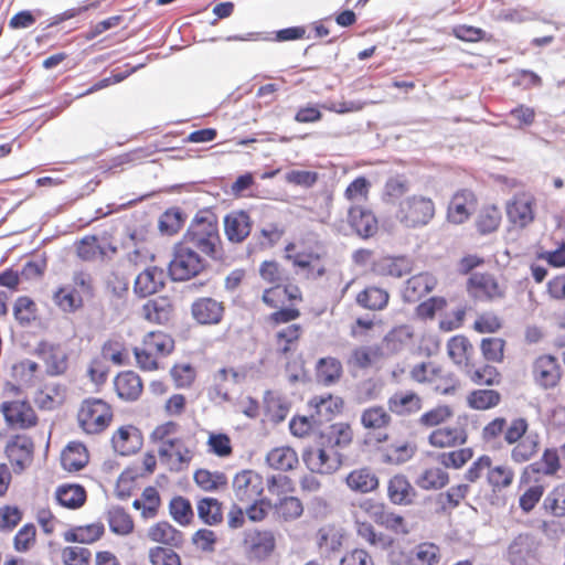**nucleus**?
<instances>
[{
	"label": "nucleus",
	"instance_id": "f257e3e1",
	"mask_svg": "<svg viewBox=\"0 0 565 565\" xmlns=\"http://www.w3.org/2000/svg\"><path fill=\"white\" fill-rule=\"evenodd\" d=\"M160 462L171 472L186 470L199 454L195 435H182L179 423L169 419L158 424L149 434Z\"/></svg>",
	"mask_w": 565,
	"mask_h": 565
},
{
	"label": "nucleus",
	"instance_id": "f03ea898",
	"mask_svg": "<svg viewBox=\"0 0 565 565\" xmlns=\"http://www.w3.org/2000/svg\"><path fill=\"white\" fill-rule=\"evenodd\" d=\"M184 244L199 249L212 260H223L224 249L217 216L210 211H199L182 236Z\"/></svg>",
	"mask_w": 565,
	"mask_h": 565
},
{
	"label": "nucleus",
	"instance_id": "7ed1b4c3",
	"mask_svg": "<svg viewBox=\"0 0 565 565\" xmlns=\"http://www.w3.org/2000/svg\"><path fill=\"white\" fill-rule=\"evenodd\" d=\"M303 295L298 285L279 284L264 289L262 301L270 309H275L266 318L267 323L276 328L280 324L297 320L301 312L295 307L302 302Z\"/></svg>",
	"mask_w": 565,
	"mask_h": 565
},
{
	"label": "nucleus",
	"instance_id": "20e7f679",
	"mask_svg": "<svg viewBox=\"0 0 565 565\" xmlns=\"http://www.w3.org/2000/svg\"><path fill=\"white\" fill-rule=\"evenodd\" d=\"M288 259L296 273L306 280H318L328 271V249L323 242L315 241L312 244L303 243L300 249L294 243L286 246Z\"/></svg>",
	"mask_w": 565,
	"mask_h": 565
},
{
	"label": "nucleus",
	"instance_id": "39448f33",
	"mask_svg": "<svg viewBox=\"0 0 565 565\" xmlns=\"http://www.w3.org/2000/svg\"><path fill=\"white\" fill-rule=\"evenodd\" d=\"M95 296L93 276L84 269L75 270L72 284L58 286L53 295L54 305L64 313H75L84 308L85 299Z\"/></svg>",
	"mask_w": 565,
	"mask_h": 565
},
{
	"label": "nucleus",
	"instance_id": "423d86ee",
	"mask_svg": "<svg viewBox=\"0 0 565 565\" xmlns=\"http://www.w3.org/2000/svg\"><path fill=\"white\" fill-rule=\"evenodd\" d=\"M504 443L512 446L510 459L515 465L531 461L540 451L541 436L530 431V423L525 417H514L509 423Z\"/></svg>",
	"mask_w": 565,
	"mask_h": 565
},
{
	"label": "nucleus",
	"instance_id": "0eeeda50",
	"mask_svg": "<svg viewBox=\"0 0 565 565\" xmlns=\"http://www.w3.org/2000/svg\"><path fill=\"white\" fill-rule=\"evenodd\" d=\"M175 348L171 334L162 330L147 332L139 345L132 352L137 366L143 372H153L160 369V361L169 356Z\"/></svg>",
	"mask_w": 565,
	"mask_h": 565
},
{
	"label": "nucleus",
	"instance_id": "6e6552de",
	"mask_svg": "<svg viewBox=\"0 0 565 565\" xmlns=\"http://www.w3.org/2000/svg\"><path fill=\"white\" fill-rule=\"evenodd\" d=\"M76 424L86 436H99L113 424L115 412L113 405L100 397L84 398L76 409Z\"/></svg>",
	"mask_w": 565,
	"mask_h": 565
},
{
	"label": "nucleus",
	"instance_id": "1a4fd4ad",
	"mask_svg": "<svg viewBox=\"0 0 565 565\" xmlns=\"http://www.w3.org/2000/svg\"><path fill=\"white\" fill-rule=\"evenodd\" d=\"M436 214V204L429 196L413 194L399 201L395 220L404 228L415 230L428 225Z\"/></svg>",
	"mask_w": 565,
	"mask_h": 565
},
{
	"label": "nucleus",
	"instance_id": "9d476101",
	"mask_svg": "<svg viewBox=\"0 0 565 565\" xmlns=\"http://www.w3.org/2000/svg\"><path fill=\"white\" fill-rule=\"evenodd\" d=\"M209 267L206 258L181 239L173 246L172 259L169 263V275L173 281L190 280Z\"/></svg>",
	"mask_w": 565,
	"mask_h": 565
},
{
	"label": "nucleus",
	"instance_id": "9b49d317",
	"mask_svg": "<svg viewBox=\"0 0 565 565\" xmlns=\"http://www.w3.org/2000/svg\"><path fill=\"white\" fill-rule=\"evenodd\" d=\"M241 550L246 561L260 564L270 559L277 550V535L268 527H252L243 532Z\"/></svg>",
	"mask_w": 565,
	"mask_h": 565
},
{
	"label": "nucleus",
	"instance_id": "f8f14e48",
	"mask_svg": "<svg viewBox=\"0 0 565 565\" xmlns=\"http://www.w3.org/2000/svg\"><path fill=\"white\" fill-rule=\"evenodd\" d=\"M541 470L537 462L527 465L519 479V508L525 514L532 512L544 495L546 484L537 477Z\"/></svg>",
	"mask_w": 565,
	"mask_h": 565
},
{
	"label": "nucleus",
	"instance_id": "ddd939ff",
	"mask_svg": "<svg viewBox=\"0 0 565 565\" xmlns=\"http://www.w3.org/2000/svg\"><path fill=\"white\" fill-rule=\"evenodd\" d=\"M466 289L473 299L489 302L503 299L507 294V286L489 271L471 273Z\"/></svg>",
	"mask_w": 565,
	"mask_h": 565
},
{
	"label": "nucleus",
	"instance_id": "4468645a",
	"mask_svg": "<svg viewBox=\"0 0 565 565\" xmlns=\"http://www.w3.org/2000/svg\"><path fill=\"white\" fill-rule=\"evenodd\" d=\"M75 252L83 262H105L117 254L118 247L109 234L85 235L75 242Z\"/></svg>",
	"mask_w": 565,
	"mask_h": 565
},
{
	"label": "nucleus",
	"instance_id": "2eb2a0df",
	"mask_svg": "<svg viewBox=\"0 0 565 565\" xmlns=\"http://www.w3.org/2000/svg\"><path fill=\"white\" fill-rule=\"evenodd\" d=\"M8 427L12 429H30L38 425L39 417L32 404L28 399L4 401L0 405Z\"/></svg>",
	"mask_w": 565,
	"mask_h": 565
},
{
	"label": "nucleus",
	"instance_id": "dca6fc26",
	"mask_svg": "<svg viewBox=\"0 0 565 565\" xmlns=\"http://www.w3.org/2000/svg\"><path fill=\"white\" fill-rule=\"evenodd\" d=\"M515 472L507 463L491 466L486 473V481L490 488L489 502L491 505L503 507L507 503L505 492L512 487Z\"/></svg>",
	"mask_w": 565,
	"mask_h": 565
},
{
	"label": "nucleus",
	"instance_id": "f3484780",
	"mask_svg": "<svg viewBox=\"0 0 565 565\" xmlns=\"http://www.w3.org/2000/svg\"><path fill=\"white\" fill-rule=\"evenodd\" d=\"M34 443L26 435H13L6 444L4 454L13 472L21 473L33 462Z\"/></svg>",
	"mask_w": 565,
	"mask_h": 565
},
{
	"label": "nucleus",
	"instance_id": "a211bd4d",
	"mask_svg": "<svg viewBox=\"0 0 565 565\" xmlns=\"http://www.w3.org/2000/svg\"><path fill=\"white\" fill-rule=\"evenodd\" d=\"M531 374L539 387L553 390L561 383L563 371L557 358L552 354H541L533 361Z\"/></svg>",
	"mask_w": 565,
	"mask_h": 565
},
{
	"label": "nucleus",
	"instance_id": "6ab92c4d",
	"mask_svg": "<svg viewBox=\"0 0 565 565\" xmlns=\"http://www.w3.org/2000/svg\"><path fill=\"white\" fill-rule=\"evenodd\" d=\"M363 107L364 104L361 102H340L322 105L307 104L298 108L294 119L298 124H315L323 117L321 108L337 114H348L360 111Z\"/></svg>",
	"mask_w": 565,
	"mask_h": 565
},
{
	"label": "nucleus",
	"instance_id": "aec40b11",
	"mask_svg": "<svg viewBox=\"0 0 565 565\" xmlns=\"http://www.w3.org/2000/svg\"><path fill=\"white\" fill-rule=\"evenodd\" d=\"M535 204L536 200L530 192L514 194L505 207L509 221L516 227H526L534 221Z\"/></svg>",
	"mask_w": 565,
	"mask_h": 565
},
{
	"label": "nucleus",
	"instance_id": "412c9836",
	"mask_svg": "<svg viewBox=\"0 0 565 565\" xmlns=\"http://www.w3.org/2000/svg\"><path fill=\"white\" fill-rule=\"evenodd\" d=\"M235 498L243 503L260 498L264 492L263 477L254 470L237 472L232 482Z\"/></svg>",
	"mask_w": 565,
	"mask_h": 565
},
{
	"label": "nucleus",
	"instance_id": "4be33fe9",
	"mask_svg": "<svg viewBox=\"0 0 565 565\" xmlns=\"http://www.w3.org/2000/svg\"><path fill=\"white\" fill-rule=\"evenodd\" d=\"M36 356L44 363L46 373L51 376L63 375L68 369V356L60 344L40 341L34 350Z\"/></svg>",
	"mask_w": 565,
	"mask_h": 565
},
{
	"label": "nucleus",
	"instance_id": "5701e85b",
	"mask_svg": "<svg viewBox=\"0 0 565 565\" xmlns=\"http://www.w3.org/2000/svg\"><path fill=\"white\" fill-rule=\"evenodd\" d=\"M191 316L200 326H217L225 316V305L212 297H200L191 305Z\"/></svg>",
	"mask_w": 565,
	"mask_h": 565
},
{
	"label": "nucleus",
	"instance_id": "b1692460",
	"mask_svg": "<svg viewBox=\"0 0 565 565\" xmlns=\"http://www.w3.org/2000/svg\"><path fill=\"white\" fill-rule=\"evenodd\" d=\"M478 204L477 195L469 189L456 191L447 207V220L452 224L466 223Z\"/></svg>",
	"mask_w": 565,
	"mask_h": 565
},
{
	"label": "nucleus",
	"instance_id": "393cba45",
	"mask_svg": "<svg viewBox=\"0 0 565 565\" xmlns=\"http://www.w3.org/2000/svg\"><path fill=\"white\" fill-rule=\"evenodd\" d=\"M302 460L311 472L319 475H331L341 467L339 455L324 448H308Z\"/></svg>",
	"mask_w": 565,
	"mask_h": 565
},
{
	"label": "nucleus",
	"instance_id": "a878e982",
	"mask_svg": "<svg viewBox=\"0 0 565 565\" xmlns=\"http://www.w3.org/2000/svg\"><path fill=\"white\" fill-rule=\"evenodd\" d=\"M347 221L350 227L362 238L372 237L379 231V222L375 214L363 204L350 205Z\"/></svg>",
	"mask_w": 565,
	"mask_h": 565
},
{
	"label": "nucleus",
	"instance_id": "bb28decb",
	"mask_svg": "<svg viewBox=\"0 0 565 565\" xmlns=\"http://www.w3.org/2000/svg\"><path fill=\"white\" fill-rule=\"evenodd\" d=\"M469 434L463 425L441 426L433 429L428 437V445L437 449L456 448L468 441Z\"/></svg>",
	"mask_w": 565,
	"mask_h": 565
},
{
	"label": "nucleus",
	"instance_id": "cd10ccee",
	"mask_svg": "<svg viewBox=\"0 0 565 565\" xmlns=\"http://www.w3.org/2000/svg\"><path fill=\"white\" fill-rule=\"evenodd\" d=\"M147 537L156 545L168 548H181L185 543V534L166 520L150 525L147 530Z\"/></svg>",
	"mask_w": 565,
	"mask_h": 565
},
{
	"label": "nucleus",
	"instance_id": "c85d7f7f",
	"mask_svg": "<svg viewBox=\"0 0 565 565\" xmlns=\"http://www.w3.org/2000/svg\"><path fill=\"white\" fill-rule=\"evenodd\" d=\"M113 449L120 456H130L136 454L143 444L142 434L134 425H122L118 427L110 438Z\"/></svg>",
	"mask_w": 565,
	"mask_h": 565
},
{
	"label": "nucleus",
	"instance_id": "c756f323",
	"mask_svg": "<svg viewBox=\"0 0 565 565\" xmlns=\"http://www.w3.org/2000/svg\"><path fill=\"white\" fill-rule=\"evenodd\" d=\"M424 405L423 397L415 391H397L387 399L388 412L396 417H411L418 414Z\"/></svg>",
	"mask_w": 565,
	"mask_h": 565
},
{
	"label": "nucleus",
	"instance_id": "7c9ffc66",
	"mask_svg": "<svg viewBox=\"0 0 565 565\" xmlns=\"http://www.w3.org/2000/svg\"><path fill=\"white\" fill-rule=\"evenodd\" d=\"M141 317L151 324L166 326L174 313V305L168 296L147 300L141 307Z\"/></svg>",
	"mask_w": 565,
	"mask_h": 565
},
{
	"label": "nucleus",
	"instance_id": "2f4dec72",
	"mask_svg": "<svg viewBox=\"0 0 565 565\" xmlns=\"http://www.w3.org/2000/svg\"><path fill=\"white\" fill-rule=\"evenodd\" d=\"M253 221L246 211L239 210L224 217V233L231 243H243L250 234Z\"/></svg>",
	"mask_w": 565,
	"mask_h": 565
},
{
	"label": "nucleus",
	"instance_id": "473e14b6",
	"mask_svg": "<svg viewBox=\"0 0 565 565\" xmlns=\"http://www.w3.org/2000/svg\"><path fill=\"white\" fill-rule=\"evenodd\" d=\"M274 333L273 345L275 352L280 356H287L297 351L300 339L303 334V327L300 323H286Z\"/></svg>",
	"mask_w": 565,
	"mask_h": 565
},
{
	"label": "nucleus",
	"instance_id": "72a5a7b5",
	"mask_svg": "<svg viewBox=\"0 0 565 565\" xmlns=\"http://www.w3.org/2000/svg\"><path fill=\"white\" fill-rule=\"evenodd\" d=\"M163 286V269L158 266H150L136 277L134 282V292L140 298H146L159 292Z\"/></svg>",
	"mask_w": 565,
	"mask_h": 565
},
{
	"label": "nucleus",
	"instance_id": "f704fd0d",
	"mask_svg": "<svg viewBox=\"0 0 565 565\" xmlns=\"http://www.w3.org/2000/svg\"><path fill=\"white\" fill-rule=\"evenodd\" d=\"M114 387L117 396L125 402L137 401L143 392V383L135 371L119 372L114 379Z\"/></svg>",
	"mask_w": 565,
	"mask_h": 565
},
{
	"label": "nucleus",
	"instance_id": "c9c22d12",
	"mask_svg": "<svg viewBox=\"0 0 565 565\" xmlns=\"http://www.w3.org/2000/svg\"><path fill=\"white\" fill-rule=\"evenodd\" d=\"M417 497V491L403 473L392 476L387 481V498L395 505H411Z\"/></svg>",
	"mask_w": 565,
	"mask_h": 565
},
{
	"label": "nucleus",
	"instance_id": "e433bc0d",
	"mask_svg": "<svg viewBox=\"0 0 565 565\" xmlns=\"http://www.w3.org/2000/svg\"><path fill=\"white\" fill-rule=\"evenodd\" d=\"M447 354L451 362L459 367L472 366L475 347L465 334H456L448 339Z\"/></svg>",
	"mask_w": 565,
	"mask_h": 565
},
{
	"label": "nucleus",
	"instance_id": "4c0bfd02",
	"mask_svg": "<svg viewBox=\"0 0 565 565\" xmlns=\"http://www.w3.org/2000/svg\"><path fill=\"white\" fill-rule=\"evenodd\" d=\"M89 457L88 448L83 441L72 440L61 452V465L68 472H77L88 465Z\"/></svg>",
	"mask_w": 565,
	"mask_h": 565
},
{
	"label": "nucleus",
	"instance_id": "58836bf2",
	"mask_svg": "<svg viewBox=\"0 0 565 565\" xmlns=\"http://www.w3.org/2000/svg\"><path fill=\"white\" fill-rule=\"evenodd\" d=\"M437 285V279L429 273H419L406 280L403 297L408 302H415L431 292Z\"/></svg>",
	"mask_w": 565,
	"mask_h": 565
},
{
	"label": "nucleus",
	"instance_id": "ea45409f",
	"mask_svg": "<svg viewBox=\"0 0 565 565\" xmlns=\"http://www.w3.org/2000/svg\"><path fill=\"white\" fill-rule=\"evenodd\" d=\"M308 406L312 409L311 417L329 420L342 412L344 401L332 394L316 395L309 399Z\"/></svg>",
	"mask_w": 565,
	"mask_h": 565
},
{
	"label": "nucleus",
	"instance_id": "a19ab883",
	"mask_svg": "<svg viewBox=\"0 0 565 565\" xmlns=\"http://www.w3.org/2000/svg\"><path fill=\"white\" fill-rule=\"evenodd\" d=\"M426 385H429L437 395L454 396L459 392L461 382L454 372L438 364Z\"/></svg>",
	"mask_w": 565,
	"mask_h": 565
},
{
	"label": "nucleus",
	"instance_id": "79ce46f5",
	"mask_svg": "<svg viewBox=\"0 0 565 565\" xmlns=\"http://www.w3.org/2000/svg\"><path fill=\"white\" fill-rule=\"evenodd\" d=\"M105 535V525L97 521L84 525H76L64 533V540L68 543L92 545Z\"/></svg>",
	"mask_w": 565,
	"mask_h": 565
},
{
	"label": "nucleus",
	"instance_id": "37998d69",
	"mask_svg": "<svg viewBox=\"0 0 565 565\" xmlns=\"http://www.w3.org/2000/svg\"><path fill=\"white\" fill-rule=\"evenodd\" d=\"M56 502L68 510H77L87 501L86 489L77 483H63L55 490Z\"/></svg>",
	"mask_w": 565,
	"mask_h": 565
},
{
	"label": "nucleus",
	"instance_id": "c03bdc74",
	"mask_svg": "<svg viewBox=\"0 0 565 565\" xmlns=\"http://www.w3.org/2000/svg\"><path fill=\"white\" fill-rule=\"evenodd\" d=\"M443 554L439 545L422 542L415 545L406 556V565H439Z\"/></svg>",
	"mask_w": 565,
	"mask_h": 565
},
{
	"label": "nucleus",
	"instance_id": "a18cd8bd",
	"mask_svg": "<svg viewBox=\"0 0 565 565\" xmlns=\"http://www.w3.org/2000/svg\"><path fill=\"white\" fill-rule=\"evenodd\" d=\"M348 488L353 492L369 493L380 486L379 477L369 467L353 469L345 477Z\"/></svg>",
	"mask_w": 565,
	"mask_h": 565
},
{
	"label": "nucleus",
	"instance_id": "49530a36",
	"mask_svg": "<svg viewBox=\"0 0 565 565\" xmlns=\"http://www.w3.org/2000/svg\"><path fill=\"white\" fill-rule=\"evenodd\" d=\"M469 492L470 486L468 483H459L439 492L436 497L437 512L450 514L466 500Z\"/></svg>",
	"mask_w": 565,
	"mask_h": 565
},
{
	"label": "nucleus",
	"instance_id": "de8ad7c7",
	"mask_svg": "<svg viewBox=\"0 0 565 565\" xmlns=\"http://www.w3.org/2000/svg\"><path fill=\"white\" fill-rule=\"evenodd\" d=\"M266 463L277 471H291L299 465L296 450L289 446H278L270 449L266 455Z\"/></svg>",
	"mask_w": 565,
	"mask_h": 565
},
{
	"label": "nucleus",
	"instance_id": "09e8293b",
	"mask_svg": "<svg viewBox=\"0 0 565 565\" xmlns=\"http://www.w3.org/2000/svg\"><path fill=\"white\" fill-rule=\"evenodd\" d=\"M12 313L15 322L23 328L31 327L40 320L39 306L29 296H19L14 300Z\"/></svg>",
	"mask_w": 565,
	"mask_h": 565
},
{
	"label": "nucleus",
	"instance_id": "8fccbe9b",
	"mask_svg": "<svg viewBox=\"0 0 565 565\" xmlns=\"http://www.w3.org/2000/svg\"><path fill=\"white\" fill-rule=\"evenodd\" d=\"M109 530L119 536L130 535L135 531V521L131 514L119 505L110 507L105 514Z\"/></svg>",
	"mask_w": 565,
	"mask_h": 565
},
{
	"label": "nucleus",
	"instance_id": "3c124183",
	"mask_svg": "<svg viewBox=\"0 0 565 565\" xmlns=\"http://www.w3.org/2000/svg\"><path fill=\"white\" fill-rule=\"evenodd\" d=\"M455 415L451 405L439 403L423 412L418 417V425L424 429H436L447 424Z\"/></svg>",
	"mask_w": 565,
	"mask_h": 565
},
{
	"label": "nucleus",
	"instance_id": "603ef678",
	"mask_svg": "<svg viewBox=\"0 0 565 565\" xmlns=\"http://www.w3.org/2000/svg\"><path fill=\"white\" fill-rule=\"evenodd\" d=\"M465 373L467 377L478 386L491 387L500 385L502 382L501 372L489 362L476 366L475 362L472 361V366L466 367Z\"/></svg>",
	"mask_w": 565,
	"mask_h": 565
},
{
	"label": "nucleus",
	"instance_id": "864d4df0",
	"mask_svg": "<svg viewBox=\"0 0 565 565\" xmlns=\"http://www.w3.org/2000/svg\"><path fill=\"white\" fill-rule=\"evenodd\" d=\"M356 303L371 311L384 310L390 301V292L377 286H367L355 297Z\"/></svg>",
	"mask_w": 565,
	"mask_h": 565
},
{
	"label": "nucleus",
	"instance_id": "5fc2aeb1",
	"mask_svg": "<svg viewBox=\"0 0 565 565\" xmlns=\"http://www.w3.org/2000/svg\"><path fill=\"white\" fill-rule=\"evenodd\" d=\"M501 222V210L494 204H486L478 211L475 226L480 235H488L497 232Z\"/></svg>",
	"mask_w": 565,
	"mask_h": 565
},
{
	"label": "nucleus",
	"instance_id": "6e6d98bb",
	"mask_svg": "<svg viewBox=\"0 0 565 565\" xmlns=\"http://www.w3.org/2000/svg\"><path fill=\"white\" fill-rule=\"evenodd\" d=\"M502 402V395L493 388H476L466 397L467 406L475 411H489Z\"/></svg>",
	"mask_w": 565,
	"mask_h": 565
},
{
	"label": "nucleus",
	"instance_id": "4d7b16f0",
	"mask_svg": "<svg viewBox=\"0 0 565 565\" xmlns=\"http://www.w3.org/2000/svg\"><path fill=\"white\" fill-rule=\"evenodd\" d=\"M199 519L209 526H216L223 522V503L212 497H204L196 502Z\"/></svg>",
	"mask_w": 565,
	"mask_h": 565
},
{
	"label": "nucleus",
	"instance_id": "13d9d810",
	"mask_svg": "<svg viewBox=\"0 0 565 565\" xmlns=\"http://www.w3.org/2000/svg\"><path fill=\"white\" fill-rule=\"evenodd\" d=\"M417 452L415 443L404 440L387 446L382 454V461L388 465H403L408 462Z\"/></svg>",
	"mask_w": 565,
	"mask_h": 565
},
{
	"label": "nucleus",
	"instance_id": "bf43d9fd",
	"mask_svg": "<svg viewBox=\"0 0 565 565\" xmlns=\"http://www.w3.org/2000/svg\"><path fill=\"white\" fill-rule=\"evenodd\" d=\"M193 481L202 491L216 492L224 490L227 487V476L222 471H210L205 468H200L193 473Z\"/></svg>",
	"mask_w": 565,
	"mask_h": 565
},
{
	"label": "nucleus",
	"instance_id": "052dcab7",
	"mask_svg": "<svg viewBox=\"0 0 565 565\" xmlns=\"http://www.w3.org/2000/svg\"><path fill=\"white\" fill-rule=\"evenodd\" d=\"M161 507V498L159 491L154 487L143 489L140 498L135 499L132 508L140 511L142 519H153L158 515Z\"/></svg>",
	"mask_w": 565,
	"mask_h": 565
},
{
	"label": "nucleus",
	"instance_id": "680f3d73",
	"mask_svg": "<svg viewBox=\"0 0 565 565\" xmlns=\"http://www.w3.org/2000/svg\"><path fill=\"white\" fill-rule=\"evenodd\" d=\"M343 375V367L337 358H321L316 365L317 380L324 385H332L340 381Z\"/></svg>",
	"mask_w": 565,
	"mask_h": 565
},
{
	"label": "nucleus",
	"instance_id": "e2e57ef3",
	"mask_svg": "<svg viewBox=\"0 0 565 565\" xmlns=\"http://www.w3.org/2000/svg\"><path fill=\"white\" fill-rule=\"evenodd\" d=\"M373 270L380 276L401 278L411 271V265L405 257H383L379 259Z\"/></svg>",
	"mask_w": 565,
	"mask_h": 565
},
{
	"label": "nucleus",
	"instance_id": "0e129e2a",
	"mask_svg": "<svg viewBox=\"0 0 565 565\" xmlns=\"http://www.w3.org/2000/svg\"><path fill=\"white\" fill-rule=\"evenodd\" d=\"M171 519L181 526H189L193 523L194 511L191 501L183 495H174L168 504Z\"/></svg>",
	"mask_w": 565,
	"mask_h": 565
},
{
	"label": "nucleus",
	"instance_id": "69168bd1",
	"mask_svg": "<svg viewBox=\"0 0 565 565\" xmlns=\"http://www.w3.org/2000/svg\"><path fill=\"white\" fill-rule=\"evenodd\" d=\"M392 423L388 408L374 405L365 408L361 414V424L366 430H381L387 428Z\"/></svg>",
	"mask_w": 565,
	"mask_h": 565
},
{
	"label": "nucleus",
	"instance_id": "338daca9",
	"mask_svg": "<svg viewBox=\"0 0 565 565\" xmlns=\"http://www.w3.org/2000/svg\"><path fill=\"white\" fill-rule=\"evenodd\" d=\"M536 545L534 539L530 534H520L509 546V556L514 565L525 563L529 557L535 553Z\"/></svg>",
	"mask_w": 565,
	"mask_h": 565
},
{
	"label": "nucleus",
	"instance_id": "774afa93",
	"mask_svg": "<svg viewBox=\"0 0 565 565\" xmlns=\"http://www.w3.org/2000/svg\"><path fill=\"white\" fill-rule=\"evenodd\" d=\"M449 473L440 467L426 468L416 479V484L426 491L440 490L449 483Z\"/></svg>",
	"mask_w": 565,
	"mask_h": 565
}]
</instances>
